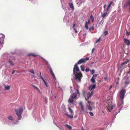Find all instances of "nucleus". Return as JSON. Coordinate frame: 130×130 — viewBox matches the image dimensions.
<instances>
[{
  "label": "nucleus",
  "mask_w": 130,
  "mask_h": 130,
  "mask_svg": "<svg viewBox=\"0 0 130 130\" xmlns=\"http://www.w3.org/2000/svg\"><path fill=\"white\" fill-rule=\"evenodd\" d=\"M89 59V58L88 57H86L85 58H82L79 60L74 65L73 69V74L77 82H80L81 78L83 77L82 74L79 72L80 70L77 66V64H80L82 63H84L88 60Z\"/></svg>",
  "instance_id": "obj_1"
},
{
  "label": "nucleus",
  "mask_w": 130,
  "mask_h": 130,
  "mask_svg": "<svg viewBox=\"0 0 130 130\" xmlns=\"http://www.w3.org/2000/svg\"><path fill=\"white\" fill-rule=\"evenodd\" d=\"M126 92L125 90L123 89L119 93L118 96L119 99L118 102L117 104L120 107H122L123 104V100Z\"/></svg>",
  "instance_id": "obj_2"
},
{
  "label": "nucleus",
  "mask_w": 130,
  "mask_h": 130,
  "mask_svg": "<svg viewBox=\"0 0 130 130\" xmlns=\"http://www.w3.org/2000/svg\"><path fill=\"white\" fill-rule=\"evenodd\" d=\"M96 87V85L95 84L90 85L89 88L88 89L89 90L88 94V98L87 99L85 97L86 100H87L88 99L90 98L93 94V90Z\"/></svg>",
  "instance_id": "obj_3"
},
{
  "label": "nucleus",
  "mask_w": 130,
  "mask_h": 130,
  "mask_svg": "<svg viewBox=\"0 0 130 130\" xmlns=\"http://www.w3.org/2000/svg\"><path fill=\"white\" fill-rule=\"evenodd\" d=\"M23 110V109L22 107H20L18 110L16 109L15 110V113L18 117L19 120H20L22 118L21 115Z\"/></svg>",
  "instance_id": "obj_4"
},
{
  "label": "nucleus",
  "mask_w": 130,
  "mask_h": 130,
  "mask_svg": "<svg viewBox=\"0 0 130 130\" xmlns=\"http://www.w3.org/2000/svg\"><path fill=\"white\" fill-rule=\"evenodd\" d=\"M43 59L46 62V64L47 65V66L48 68L49 71L50 73H51L52 75V76L54 77V80H56V77L55 76V75L54 73H53V72L52 69L51 67V66L50 65V64L47 61H46V60H45V59Z\"/></svg>",
  "instance_id": "obj_5"
},
{
  "label": "nucleus",
  "mask_w": 130,
  "mask_h": 130,
  "mask_svg": "<svg viewBox=\"0 0 130 130\" xmlns=\"http://www.w3.org/2000/svg\"><path fill=\"white\" fill-rule=\"evenodd\" d=\"M123 80H125L124 83L126 85L130 83V79L129 77L125 76L123 78Z\"/></svg>",
  "instance_id": "obj_6"
},
{
  "label": "nucleus",
  "mask_w": 130,
  "mask_h": 130,
  "mask_svg": "<svg viewBox=\"0 0 130 130\" xmlns=\"http://www.w3.org/2000/svg\"><path fill=\"white\" fill-rule=\"evenodd\" d=\"M115 106V104H109L107 106V109L109 112L112 109L113 107Z\"/></svg>",
  "instance_id": "obj_7"
},
{
  "label": "nucleus",
  "mask_w": 130,
  "mask_h": 130,
  "mask_svg": "<svg viewBox=\"0 0 130 130\" xmlns=\"http://www.w3.org/2000/svg\"><path fill=\"white\" fill-rule=\"evenodd\" d=\"M5 37L4 35L3 34H0V44L1 45L4 43L3 42Z\"/></svg>",
  "instance_id": "obj_8"
},
{
  "label": "nucleus",
  "mask_w": 130,
  "mask_h": 130,
  "mask_svg": "<svg viewBox=\"0 0 130 130\" xmlns=\"http://www.w3.org/2000/svg\"><path fill=\"white\" fill-rule=\"evenodd\" d=\"M13 121H10L9 120H8L5 121H3V122H5L6 124L8 125L12 126V123H13Z\"/></svg>",
  "instance_id": "obj_9"
},
{
  "label": "nucleus",
  "mask_w": 130,
  "mask_h": 130,
  "mask_svg": "<svg viewBox=\"0 0 130 130\" xmlns=\"http://www.w3.org/2000/svg\"><path fill=\"white\" fill-rule=\"evenodd\" d=\"M97 76V75L96 74H94L93 75L91 79V81L92 83H95V79L96 77Z\"/></svg>",
  "instance_id": "obj_10"
},
{
  "label": "nucleus",
  "mask_w": 130,
  "mask_h": 130,
  "mask_svg": "<svg viewBox=\"0 0 130 130\" xmlns=\"http://www.w3.org/2000/svg\"><path fill=\"white\" fill-rule=\"evenodd\" d=\"M64 126L68 130H72V127L68 124H65L64 125Z\"/></svg>",
  "instance_id": "obj_11"
},
{
  "label": "nucleus",
  "mask_w": 130,
  "mask_h": 130,
  "mask_svg": "<svg viewBox=\"0 0 130 130\" xmlns=\"http://www.w3.org/2000/svg\"><path fill=\"white\" fill-rule=\"evenodd\" d=\"M124 40L125 43L127 45H129L130 44V41L128 39L124 38Z\"/></svg>",
  "instance_id": "obj_12"
},
{
  "label": "nucleus",
  "mask_w": 130,
  "mask_h": 130,
  "mask_svg": "<svg viewBox=\"0 0 130 130\" xmlns=\"http://www.w3.org/2000/svg\"><path fill=\"white\" fill-rule=\"evenodd\" d=\"M7 119L8 120H9L10 121H14V119L13 117L11 115H9L7 117Z\"/></svg>",
  "instance_id": "obj_13"
},
{
  "label": "nucleus",
  "mask_w": 130,
  "mask_h": 130,
  "mask_svg": "<svg viewBox=\"0 0 130 130\" xmlns=\"http://www.w3.org/2000/svg\"><path fill=\"white\" fill-rule=\"evenodd\" d=\"M69 4L70 8L72 10H74V8L73 3L71 2L69 3Z\"/></svg>",
  "instance_id": "obj_14"
},
{
  "label": "nucleus",
  "mask_w": 130,
  "mask_h": 130,
  "mask_svg": "<svg viewBox=\"0 0 130 130\" xmlns=\"http://www.w3.org/2000/svg\"><path fill=\"white\" fill-rule=\"evenodd\" d=\"M73 99H74L70 96L68 101L69 103L72 104L73 102Z\"/></svg>",
  "instance_id": "obj_15"
},
{
  "label": "nucleus",
  "mask_w": 130,
  "mask_h": 130,
  "mask_svg": "<svg viewBox=\"0 0 130 130\" xmlns=\"http://www.w3.org/2000/svg\"><path fill=\"white\" fill-rule=\"evenodd\" d=\"M73 99H76V98L77 95L76 93H74L72 94L70 96Z\"/></svg>",
  "instance_id": "obj_16"
},
{
  "label": "nucleus",
  "mask_w": 130,
  "mask_h": 130,
  "mask_svg": "<svg viewBox=\"0 0 130 130\" xmlns=\"http://www.w3.org/2000/svg\"><path fill=\"white\" fill-rule=\"evenodd\" d=\"M28 56H32L33 57H36L37 56V55L35 54L34 53H31L28 55Z\"/></svg>",
  "instance_id": "obj_17"
},
{
  "label": "nucleus",
  "mask_w": 130,
  "mask_h": 130,
  "mask_svg": "<svg viewBox=\"0 0 130 130\" xmlns=\"http://www.w3.org/2000/svg\"><path fill=\"white\" fill-rule=\"evenodd\" d=\"M5 89L6 90H8L10 89V87L9 86H4Z\"/></svg>",
  "instance_id": "obj_18"
},
{
  "label": "nucleus",
  "mask_w": 130,
  "mask_h": 130,
  "mask_svg": "<svg viewBox=\"0 0 130 130\" xmlns=\"http://www.w3.org/2000/svg\"><path fill=\"white\" fill-rule=\"evenodd\" d=\"M19 123V121H16L14 122H13L12 125V126H13L14 125H17Z\"/></svg>",
  "instance_id": "obj_19"
},
{
  "label": "nucleus",
  "mask_w": 130,
  "mask_h": 130,
  "mask_svg": "<svg viewBox=\"0 0 130 130\" xmlns=\"http://www.w3.org/2000/svg\"><path fill=\"white\" fill-rule=\"evenodd\" d=\"M38 76L39 77H40V78L42 79L43 80H44L43 78V77L41 76V72H40V74L38 75Z\"/></svg>",
  "instance_id": "obj_20"
},
{
  "label": "nucleus",
  "mask_w": 130,
  "mask_h": 130,
  "mask_svg": "<svg viewBox=\"0 0 130 130\" xmlns=\"http://www.w3.org/2000/svg\"><path fill=\"white\" fill-rule=\"evenodd\" d=\"M130 61V60H128L126 61H125V62H123V63H122L121 64V65H124V64H127V62L129 61Z\"/></svg>",
  "instance_id": "obj_21"
},
{
  "label": "nucleus",
  "mask_w": 130,
  "mask_h": 130,
  "mask_svg": "<svg viewBox=\"0 0 130 130\" xmlns=\"http://www.w3.org/2000/svg\"><path fill=\"white\" fill-rule=\"evenodd\" d=\"M66 115L69 118H71V119L72 118H73V115H68V114H66Z\"/></svg>",
  "instance_id": "obj_22"
},
{
  "label": "nucleus",
  "mask_w": 130,
  "mask_h": 130,
  "mask_svg": "<svg viewBox=\"0 0 130 130\" xmlns=\"http://www.w3.org/2000/svg\"><path fill=\"white\" fill-rule=\"evenodd\" d=\"M90 18L92 21V22H93L94 20V18L92 15H90Z\"/></svg>",
  "instance_id": "obj_23"
},
{
  "label": "nucleus",
  "mask_w": 130,
  "mask_h": 130,
  "mask_svg": "<svg viewBox=\"0 0 130 130\" xmlns=\"http://www.w3.org/2000/svg\"><path fill=\"white\" fill-rule=\"evenodd\" d=\"M69 111L71 112V114H73V111L70 108V107H69L68 108Z\"/></svg>",
  "instance_id": "obj_24"
},
{
  "label": "nucleus",
  "mask_w": 130,
  "mask_h": 130,
  "mask_svg": "<svg viewBox=\"0 0 130 130\" xmlns=\"http://www.w3.org/2000/svg\"><path fill=\"white\" fill-rule=\"evenodd\" d=\"M74 30L75 31V32L76 33L77 32V31L75 29V24H73V27Z\"/></svg>",
  "instance_id": "obj_25"
},
{
  "label": "nucleus",
  "mask_w": 130,
  "mask_h": 130,
  "mask_svg": "<svg viewBox=\"0 0 130 130\" xmlns=\"http://www.w3.org/2000/svg\"><path fill=\"white\" fill-rule=\"evenodd\" d=\"M107 14V13L106 12H105L101 16L103 18H104L106 16Z\"/></svg>",
  "instance_id": "obj_26"
},
{
  "label": "nucleus",
  "mask_w": 130,
  "mask_h": 130,
  "mask_svg": "<svg viewBox=\"0 0 130 130\" xmlns=\"http://www.w3.org/2000/svg\"><path fill=\"white\" fill-rule=\"evenodd\" d=\"M85 27L87 29H88V22L87 21H86L85 23Z\"/></svg>",
  "instance_id": "obj_27"
},
{
  "label": "nucleus",
  "mask_w": 130,
  "mask_h": 130,
  "mask_svg": "<svg viewBox=\"0 0 130 130\" xmlns=\"http://www.w3.org/2000/svg\"><path fill=\"white\" fill-rule=\"evenodd\" d=\"M94 27L93 26L91 27L89 29V30L91 31V30H94Z\"/></svg>",
  "instance_id": "obj_28"
},
{
  "label": "nucleus",
  "mask_w": 130,
  "mask_h": 130,
  "mask_svg": "<svg viewBox=\"0 0 130 130\" xmlns=\"http://www.w3.org/2000/svg\"><path fill=\"white\" fill-rule=\"evenodd\" d=\"M9 62L11 65L13 66L14 65V64L13 62L11 60H9Z\"/></svg>",
  "instance_id": "obj_29"
},
{
  "label": "nucleus",
  "mask_w": 130,
  "mask_h": 130,
  "mask_svg": "<svg viewBox=\"0 0 130 130\" xmlns=\"http://www.w3.org/2000/svg\"><path fill=\"white\" fill-rule=\"evenodd\" d=\"M100 39H101V37H100L99 39H97L96 42L95 43L96 44L98 42H100Z\"/></svg>",
  "instance_id": "obj_30"
},
{
  "label": "nucleus",
  "mask_w": 130,
  "mask_h": 130,
  "mask_svg": "<svg viewBox=\"0 0 130 130\" xmlns=\"http://www.w3.org/2000/svg\"><path fill=\"white\" fill-rule=\"evenodd\" d=\"M43 81L46 87H48V85L46 82L44 80H43Z\"/></svg>",
  "instance_id": "obj_31"
},
{
  "label": "nucleus",
  "mask_w": 130,
  "mask_h": 130,
  "mask_svg": "<svg viewBox=\"0 0 130 130\" xmlns=\"http://www.w3.org/2000/svg\"><path fill=\"white\" fill-rule=\"evenodd\" d=\"M83 1H82L81 0H80L79 1V2L78 3H77V4H79V5H81L82 3L83 2Z\"/></svg>",
  "instance_id": "obj_32"
},
{
  "label": "nucleus",
  "mask_w": 130,
  "mask_h": 130,
  "mask_svg": "<svg viewBox=\"0 0 130 130\" xmlns=\"http://www.w3.org/2000/svg\"><path fill=\"white\" fill-rule=\"evenodd\" d=\"M112 3V2H110L109 4H108L107 7L109 8Z\"/></svg>",
  "instance_id": "obj_33"
},
{
  "label": "nucleus",
  "mask_w": 130,
  "mask_h": 130,
  "mask_svg": "<svg viewBox=\"0 0 130 130\" xmlns=\"http://www.w3.org/2000/svg\"><path fill=\"white\" fill-rule=\"evenodd\" d=\"M56 125L58 127V128H59V129L60 130H63V128L62 127H59V126H57L56 124Z\"/></svg>",
  "instance_id": "obj_34"
},
{
  "label": "nucleus",
  "mask_w": 130,
  "mask_h": 130,
  "mask_svg": "<svg viewBox=\"0 0 130 130\" xmlns=\"http://www.w3.org/2000/svg\"><path fill=\"white\" fill-rule=\"evenodd\" d=\"M80 67L82 71H84V68L82 66H81Z\"/></svg>",
  "instance_id": "obj_35"
},
{
  "label": "nucleus",
  "mask_w": 130,
  "mask_h": 130,
  "mask_svg": "<svg viewBox=\"0 0 130 130\" xmlns=\"http://www.w3.org/2000/svg\"><path fill=\"white\" fill-rule=\"evenodd\" d=\"M88 110L90 111H91L92 110V107L90 106H88Z\"/></svg>",
  "instance_id": "obj_36"
},
{
  "label": "nucleus",
  "mask_w": 130,
  "mask_h": 130,
  "mask_svg": "<svg viewBox=\"0 0 130 130\" xmlns=\"http://www.w3.org/2000/svg\"><path fill=\"white\" fill-rule=\"evenodd\" d=\"M108 34V31H105L104 32V35L105 36L107 35Z\"/></svg>",
  "instance_id": "obj_37"
},
{
  "label": "nucleus",
  "mask_w": 130,
  "mask_h": 130,
  "mask_svg": "<svg viewBox=\"0 0 130 130\" xmlns=\"http://www.w3.org/2000/svg\"><path fill=\"white\" fill-rule=\"evenodd\" d=\"M126 35L127 36L130 35V31L129 32H128L127 30Z\"/></svg>",
  "instance_id": "obj_38"
},
{
  "label": "nucleus",
  "mask_w": 130,
  "mask_h": 130,
  "mask_svg": "<svg viewBox=\"0 0 130 130\" xmlns=\"http://www.w3.org/2000/svg\"><path fill=\"white\" fill-rule=\"evenodd\" d=\"M91 73V74H93L94 73V70H92L90 71Z\"/></svg>",
  "instance_id": "obj_39"
},
{
  "label": "nucleus",
  "mask_w": 130,
  "mask_h": 130,
  "mask_svg": "<svg viewBox=\"0 0 130 130\" xmlns=\"http://www.w3.org/2000/svg\"><path fill=\"white\" fill-rule=\"evenodd\" d=\"M89 114L91 116H93V113L92 112H89Z\"/></svg>",
  "instance_id": "obj_40"
},
{
  "label": "nucleus",
  "mask_w": 130,
  "mask_h": 130,
  "mask_svg": "<svg viewBox=\"0 0 130 130\" xmlns=\"http://www.w3.org/2000/svg\"><path fill=\"white\" fill-rule=\"evenodd\" d=\"M127 4L128 5L130 6V1H128L127 3Z\"/></svg>",
  "instance_id": "obj_41"
},
{
  "label": "nucleus",
  "mask_w": 130,
  "mask_h": 130,
  "mask_svg": "<svg viewBox=\"0 0 130 130\" xmlns=\"http://www.w3.org/2000/svg\"><path fill=\"white\" fill-rule=\"evenodd\" d=\"M85 70L86 72H88L89 71L90 69L89 68H87L85 69Z\"/></svg>",
  "instance_id": "obj_42"
},
{
  "label": "nucleus",
  "mask_w": 130,
  "mask_h": 130,
  "mask_svg": "<svg viewBox=\"0 0 130 130\" xmlns=\"http://www.w3.org/2000/svg\"><path fill=\"white\" fill-rule=\"evenodd\" d=\"M30 72L31 73H32L33 74H35V72H34V71L33 70H31L30 71Z\"/></svg>",
  "instance_id": "obj_43"
},
{
  "label": "nucleus",
  "mask_w": 130,
  "mask_h": 130,
  "mask_svg": "<svg viewBox=\"0 0 130 130\" xmlns=\"http://www.w3.org/2000/svg\"><path fill=\"white\" fill-rule=\"evenodd\" d=\"M32 86L35 89H38V88L37 87H36V86H35L34 85H32Z\"/></svg>",
  "instance_id": "obj_44"
},
{
  "label": "nucleus",
  "mask_w": 130,
  "mask_h": 130,
  "mask_svg": "<svg viewBox=\"0 0 130 130\" xmlns=\"http://www.w3.org/2000/svg\"><path fill=\"white\" fill-rule=\"evenodd\" d=\"M104 79L105 80H107L108 79V77L106 76L104 77Z\"/></svg>",
  "instance_id": "obj_45"
},
{
  "label": "nucleus",
  "mask_w": 130,
  "mask_h": 130,
  "mask_svg": "<svg viewBox=\"0 0 130 130\" xmlns=\"http://www.w3.org/2000/svg\"><path fill=\"white\" fill-rule=\"evenodd\" d=\"M109 9V8L107 7V8L105 10L106 11V12L108 11Z\"/></svg>",
  "instance_id": "obj_46"
},
{
  "label": "nucleus",
  "mask_w": 130,
  "mask_h": 130,
  "mask_svg": "<svg viewBox=\"0 0 130 130\" xmlns=\"http://www.w3.org/2000/svg\"><path fill=\"white\" fill-rule=\"evenodd\" d=\"M81 109H82V111H84V108L83 106H81Z\"/></svg>",
  "instance_id": "obj_47"
},
{
  "label": "nucleus",
  "mask_w": 130,
  "mask_h": 130,
  "mask_svg": "<svg viewBox=\"0 0 130 130\" xmlns=\"http://www.w3.org/2000/svg\"><path fill=\"white\" fill-rule=\"evenodd\" d=\"M79 105L81 106H83L82 103V102H80L79 103Z\"/></svg>",
  "instance_id": "obj_48"
},
{
  "label": "nucleus",
  "mask_w": 130,
  "mask_h": 130,
  "mask_svg": "<svg viewBox=\"0 0 130 130\" xmlns=\"http://www.w3.org/2000/svg\"><path fill=\"white\" fill-rule=\"evenodd\" d=\"M112 87V85L111 86L109 87V90H110Z\"/></svg>",
  "instance_id": "obj_49"
},
{
  "label": "nucleus",
  "mask_w": 130,
  "mask_h": 130,
  "mask_svg": "<svg viewBox=\"0 0 130 130\" xmlns=\"http://www.w3.org/2000/svg\"><path fill=\"white\" fill-rule=\"evenodd\" d=\"M37 90H38V91H39L40 92V93H41V92L40 91V90L39 89H38H38H37Z\"/></svg>",
  "instance_id": "obj_50"
},
{
  "label": "nucleus",
  "mask_w": 130,
  "mask_h": 130,
  "mask_svg": "<svg viewBox=\"0 0 130 130\" xmlns=\"http://www.w3.org/2000/svg\"><path fill=\"white\" fill-rule=\"evenodd\" d=\"M106 6V4H105L104 5V7H103V8H105V7Z\"/></svg>",
  "instance_id": "obj_51"
},
{
  "label": "nucleus",
  "mask_w": 130,
  "mask_h": 130,
  "mask_svg": "<svg viewBox=\"0 0 130 130\" xmlns=\"http://www.w3.org/2000/svg\"><path fill=\"white\" fill-rule=\"evenodd\" d=\"M15 71V70H14L12 72V74H13L14 73Z\"/></svg>",
  "instance_id": "obj_52"
},
{
  "label": "nucleus",
  "mask_w": 130,
  "mask_h": 130,
  "mask_svg": "<svg viewBox=\"0 0 130 130\" xmlns=\"http://www.w3.org/2000/svg\"><path fill=\"white\" fill-rule=\"evenodd\" d=\"M117 113H117V112L116 113V114H115V117L114 118H115V116H116V115L117 114Z\"/></svg>",
  "instance_id": "obj_53"
},
{
  "label": "nucleus",
  "mask_w": 130,
  "mask_h": 130,
  "mask_svg": "<svg viewBox=\"0 0 130 130\" xmlns=\"http://www.w3.org/2000/svg\"><path fill=\"white\" fill-rule=\"evenodd\" d=\"M94 48H93L92 49V53H93V51H94Z\"/></svg>",
  "instance_id": "obj_54"
},
{
  "label": "nucleus",
  "mask_w": 130,
  "mask_h": 130,
  "mask_svg": "<svg viewBox=\"0 0 130 130\" xmlns=\"http://www.w3.org/2000/svg\"><path fill=\"white\" fill-rule=\"evenodd\" d=\"M81 130H85L84 129V128H83V127H82Z\"/></svg>",
  "instance_id": "obj_55"
},
{
  "label": "nucleus",
  "mask_w": 130,
  "mask_h": 130,
  "mask_svg": "<svg viewBox=\"0 0 130 130\" xmlns=\"http://www.w3.org/2000/svg\"><path fill=\"white\" fill-rule=\"evenodd\" d=\"M120 110H120V109H119V111L118 112V113H119V112H120Z\"/></svg>",
  "instance_id": "obj_56"
},
{
  "label": "nucleus",
  "mask_w": 130,
  "mask_h": 130,
  "mask_svg": "<svg viewBox=\"0 0 130 130\" xmlns=\"http://www.w3.org/2000/svg\"><path fill=\"white\" fill-rule=\"evenodd\" d=\"M129 9L130 10V6H129Z\"/></svg>",
  "instance_id": "obj_57"
},
{
  "label": "nucleus",
  "mask_w": 130,
  "mask_h": 130,
  "mask_svg": "<svg viewBox=\"0 0 130 130\" xmlns=\"http://www.w3.org/2000/svg\"><path fill=\"white\" fill-rule=\"evenodd\" d=\"M55 96V98H56V96Z\"/></svg>",
  "instance_id": "obj_58"
},
{
  "label": "nucleus",
  "mask_w": 130,
  "mask_h": 130,
  "mask_svg": "<svg viewBox=\"0 0 130 130\" xmlns=\"http://www.w3.org/2000/svg\"><path fill=\"white\" fill-rule=\"evenodd\" d=\"M88 103H90L89 102V101H88Z\"/></svg>",
  "instance_id": "obj_59"
},
{
  "label": "nucleus",
  "mask_w": 130,
  "mask_h": 130,
  "mask_svg": "<svg viewBox=\"0 0 130 130\" xmlns=\"http://www.w3.org/2000/svg\"><path fill=\"white\" fill-rule=\"evenodd\" d=\"M103 21H102V24H103Z\"/></svg>",
  "instance_id": "obj_60"
},
{
  "label": "nucleus",
  "mask_w": 130,
  "mask_h": 130,
  "mask_svg": "<svg viewBox=\"0 0 130 130\" xmlns=\"http://www.w3.org/2000/svg\"><path fill=\"white\" fill-rule=\"evenodd\" d=\"M77 90V92H78V90Z\"/></svg>",
  "instance_id": "obj_61"
},
{
  "label": "nucleus",
  "mask_w": 130,
  "mask_h": 130,
  "mask_svg": "<svg viewBox=\"0 0 130 130\" xmlns=\"http://www.w3.org/2000/svg\"><path fill=\"white\" fill-rule=\"evenodd\" d=\"M103 113H104V114H105V113H104V112H103Z\"/></svg>",
  "instance_id": "obj_62"
},
{
  "label": "nucleus",
  "mask_w": 130,
  "mask_h": 130,
  "mask_svg": "<svg viewBox=\"0 0 130 130\" xmlns=\"http://www.w3.org/2000/svg\"><path fill=\"white\" fill-rule=\"evenodd\" d=\"M126 87V86H125L124 87V88H125Z\"/></svg>",
  "instance_id": "obj_63"
},
{
  "label": "nucleus",
  "mask_w": 130,
  "mask_h": 130,
  "mask_svg": "<svg viewBox=\"0 0 130 130\" xmlns=\"http://www.w3.org/2000/svg\"><path fill=\"white\" fill-rule=\"evenodd\" d=\"M105 129H104V130H105Z\"/></svg>",
  "instance_id": "obj_64"
}]
</instances>
